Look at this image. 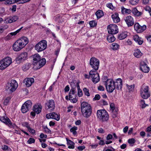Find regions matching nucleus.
<instances>
[{
  "mask_svg": "<svg viewBox=\"0 0 151 151\" xmlns=\"http://www.w3.org/2000/svg\"><path fill=\"white\" fill-rule=\"evenodd\" d=\"M18 86V84L16 81L12 80L7 84L6 90L10 93H12L15 91Z\"/></svg>",
  "mask_w": 151,
  "mask_h": 151,
  "instance_id": "20e7f679",
  "label": "nucleus"
},
{
  "mask_svg": "<svg viewBox=\"0 0 151 151\" xmlns=\"http://www.w3.org/2000/svg\"><path fill=\"white\" fill-rule=\"evenodd\" d=\"M15 3L14 1H6L4 4L6 5H10Z\"/></svg>",
  "mask_w": 151,
  "mask_h": 151,
  "instance_id": "603ef678",
  "label": "nucleus"
},
{
  "mask_svg": "<svg viewBox=\"0 0 151 151\" xmlns=\"http://www.w3.org/2000/svg\"><path fill=\"white\" fill-rule=\"evenodd\" d=\"M114 81L115 88L117 90H121L122 87V80L120 78H118Z\"/></svg>",
  "mask_w": 151,
  "mask_h": 151,
  "instance_id": "dca6fc26",
  "label": "nucleus"
},
{
  "mask_svg": "<svg viewBox=\"0 0 151 151\" xmlns=\"http://www.w3.org/2000/svg\"><path fill=\"white\" fill-rule=\"evenodd\" d=\"M140 69L144 73H148L149 70V68L147 64L145 63H141Z\"/></svg>",
  "mask_w": 151,
  "mask_h": 151,
  "instance_id": "5701e85b",
  "label": "nucleus"
},
{
  "mask_svg": "<svg viewBox=\"0 0 151 151\" xmlns=\"http://www.w3.org/2000/svg\"><path fill=\"white\" fill-rule=\"evenodd\" d=\"M42 127L45 132L47 133H51V131L46 126H43Z\"/></svg>",
  "mask_w": 151,
  "mask_h": 151,
  "instance_id": "a18cd8bd",
  "label": "nucleus"
},
{
  "mask_svg": "<svg viewBox=\"0 0 151 151\" xmlns=\"http://www.w3.org/2000/svg\"><path fill=\"white\" fill-rule=\"evenodd\" d=\"M100 103L101 104H102L103 105H107L108 104L107 102L104 100H101L100 101Z\"/></svg>",
  "mask_w": 151,
  "mask_h": 151,
  "instance_id": "052dcab7",
  "label": "nucleus"
},
{
  "mask_svg": "<svg viewBox=\"0 0 151 151\" xmlns=\"http://www.w3.org/2000/svg\"><path fill=\"white\" fill-rule=\"evenodd\" d=\"M11 99V98L10 97H6L4 100L3 102L4 105L5 106L7 105Z\"/></svg>",
  "mask_w": 151,
  "mask_h": 151,
  "instance_id": "37998d69",
  "label": "nucleus"
},
{
  "mask_svg": "<svg viewBox=\"0 0 151 151\" xmlns=\"http://www.w3.org/2000/svg\"><path fill=\"white\" fill-rule=\"evenodd\" d=\"M97 114L98 118L102 122L107 121L109 119V115L105 110H98Z\"/></svg>",
  "mask_w": 151,
  "mask_h": 151,
  "instance_id": "7ed1b4c3",
  "label": "nucleus"
},
{
  "mask_svg": "<svg viewBox=\"0 0 151 151\" xmlns=\"http://www.w3.org/2000/svg\"><path fill=\"white\" fill-rule=\"evenodd\" d=\"M78 129V127L76 126H74L72 127L70 130L71 132H72L74 135H75L77 134L76 130Z\"/></svg>",
  "mask_w": 151,
  "mask_h": 151,
  "instance_id": "58836bf2",
  "label": "nucleus"
},
{
  "mask_svg": "<svg viewBox=\"0 0 151 151\" xmlns=\"http://www.w3.org/2000/svg\"><path fill=\"white\" fill-rule=\"evenodd\" d=\"M112 18L114 23H118L120 21V19L117 13H115L111 15Z\"/></svg>",
  "mask_w": 151,
  "mask_h": 151,
  "instance_id": "a878e982",
  "label": "nucleus"
},
{
  "mask_svg": "<svg viewBox=\"0 0 151 151\" xmlns=\"http://www.w3.org/2000/svg\"><path fill=\"white\" fill-rule=\"evenodd\" d=\"M133 39L139 45H142L143 42V40L142 38L139 37L137 35H135L134 36Z\"/></svg>",
  "mask_w": 151,
  "mask_h": 151,
  "instance_id": "393cba45",
  "label": "nucleus"
},
{
  "mask_svg": "<svg viewBox=\"0 0 151 151\" xmlns=\"http://www.w3.org/2000/svg\"><path fill=\"white\" fill-rule=\"evenodd\" d=\"M100 99V96L99 94H96L95 97L93 99V101L99 100Z\"/></svg>",
  "mask_w": 151,
  "mask_h": 151,
  "instance_id": "864d4df0",
  "label": "nucleus"
},
{
  "mask_svg": "<svg viewBox=\"0 0 151 151\" xmlns=\"http://www.w3.org/2000/svg\"><path fill=\"white\" fill-rule=\"evenodd\" d=\"M144 86H142L140 89V92L141 97L144 99H147L150 96V94L149 93V87L147 86H145L143 88Z\"/></svg>",
  "mask_w": 151,
  "mask_h": 151,
  "instance_id": "0eeeda50",
  "label": "nucleus"
},
{
  "mask_svg": "<svg viewBox=\"0 0 151 151\" xmlns=\"http://www.w3.org/2000/svg\"><path fill=\"white\" fill-rule=\"evenodd\" d=\"M0 120L6 125H8L10 127H13L14 126L10 119L8 118L6 119L4 117H1L0 119Z\"/></svg>",
  "mask_w": 151,
  "mask_h": 151,
  "instance_id": "aec40b11",
  "label": "nucleus"
},
{
  "mask_svg": "<svg viewBox=\"0 0 151 151\" xmlns=\"http://www.w3.org/2000/svg\"><path fill=\"white\" fill-rule=\"evenodd\" d=\"M113 138L112 135L111 134H109L106 137V139L109 140Z\"/></svg>",
  "mask_w": 151,
  "mask_h": 151,
  "instance_id": "69168bd1",
  "label": "nucleus"
},
{
  "mask_svg": "<svg viewBox=\"0 0 151 151\" xmlns=\"http://www.w3.org/2000/svg\"><path fill=\"white\" fill-rule=\"evenodd\" d=\"M145 9L146 11L149 13L150 15L151 16V8L149 6H147L145 8Z\"/></svg>",
  "mask_w": 151,
  "mask_h": 151,
  "instance_id": "13d9d810",
  "label": "nucleus"
},
{
  "mask_svg": "<svg viewBox=\"0 0 151 151\" xmlns=\"http://www.w3.org/2000/svg\"><path fill=\"white\" fill-rule=\"evenodd\" d=\"M45 108L47 110H50V111H53L55 108V102L53 100L47 101L45 103Z\"/></svg>",
  "mask_w": 151,
  "mask_h": 151,
  "instance_id": "9b49d317",
  "label": "nucleus"
},
{
  "mask_svg": "<svg viewBox=\"0 0 151 151\" xmlns=\"http://www.w3.org/2000/svg\"><path fill=\"white\" fill-rule=\"evenodd\" d=\"M32 106V103L30 101H27L22 105L21 110L22 112L25 113L30 109Z\"/></svg>",
  "mask_w": 151,
  "mask_h": 151,
  "instance_id": "6e6552de",
  "label": "nucleus"
},
{
  "mask_svg": "<svg viewBox=\"0 0 151 151\" xmlns=\"http://www.w3.org/2000/svg\"><path fill=\"white\" fill-rule=\"evenodd\" d=\"M90 76L92 78V81L95 83H97L100 80L99 75L98 73L91 70L89 73Z\"/></svg>",
  "mask_w": 151,
  "mask_h": 151,
  "instance_id": "9d476101",
  "label": "nucleus"
},
{
  "mask_svg": "<svg viewBox=\"0 0 151 151\" xmlns=\"http://www.w3.org/2000/svg\"><path fill=\"white\" fill-rule=\"evenodd\" d=\"M113 34H111L108 36L107 39L109 42H113L115 40V38L114 37Z\"/></svg>",
  "mask_w": 151,
  "mask_h": 151,
  "instance_id": "72a5a7b5",
  "label": "nucleus"
},
{
  "mask_svg": "<svg viewBox=\"0 0 151 151\" xmlns=\"http://www.w3.org/2000/svg\"><path fill=\"white\" fill-rule=\"evenodd\" d=\"M28 129L29 132L31 133L34 134L35 133V131L34 129L31 128L30 127Z\"/></svg>",
  "mask_w": 151,
  "mask_h": 151,
  "instance_id": "774afa93",
  "label": "nucleus"
},
{
  "mask_svg": "<svg viewBox=\"0 0 151 151\" xmlns=\"http://www.w3.org/2000/svg\"><path fill=\"white\" fill-rule=\"evenodd\" d=\"M142 55V53L138 49L136 50L134 53V56L137 58H140Z\"/></svg>",
  "mask_w": 151,
  "mask_h": 151,
  "instance_id": "7c9ffc66",
  "label": "nucleus"
},
{
  "mask_svg": "<svg viewBox=\"0 0 151 151\" xmlns=\"http://www.w3.org/2000/svg\"><path fill=\"white\" fill-rule=\"evenodd\" d=\"M23 126L27 127V129L29 128L30 126H29V123L27 122H24L22 123Z\"/></svg>",
  "mask_w": 151,
  "mask_h": 151,
  "instance_id": "5fc2aeb1",
  "label": "nucleus"
},
{
  "mask_svg": "<svg viewBox=\"0 0 151 151\" xmlns=\"http://www.w3.org/2000/svg\"><path fill=\"white\" fill-rule=\"evenodd\" d=\"M135 142V140L133 138L129 139L128 140V142L130 144H134Z\"/></svg>",
  "mask_w": 151,
  "mask_h": 151,
  "instance_id": "6e6d98bb",
  "label": "nucleus"
},
{
  "mask_svg": "<svg viewBox=\"0 0 151 151\" xmlns=\"http://www.w3.org/2000/svg\"><path fill=\"white\" fill-rule=\"evenodd\" d=\"M8 67L2 60L0 61V69L3 70Z\"/></svg>",
  "mask_w": 151,
  "mask_h": 151,
  "instance_id": "e433bc0d",
  "label": "nucleus"
},
{
  "mask_svg": "<svg viewBox=\"0 0 151 151\" xmlns=\"http://www.w3.org/2000/svg\"><path fill=\"white\" fill-rule=\"evenodd\" d=\"M15 3H17V4H22L28 2L29 1H14Z\"/></svg>",
  "mask_w": 151,
  "mask_h": 151,
  "instance_id": "8fccbe9b",
  "label": "nucleus"
},
{
  "mask_svg": "<svg viewBox=\"0 0 151 151\" xmlns=\"http://www.w3.org/2000/svg\"><path fill=\"white\" fill-rule=\"evenodd\" d=\"M132 12L134 15L137 17L140 16L143 14L142 12L139 11L135 8H134L132 9Z\"/></svg>",
  "mask_w": 151,
  "mask_h": 151,
  "instance_id": "bb28decb",
  "label": "nucleus"
},
{
  "mask_svg": "<svg viewBox=\"0 0 151 151\" xmlns=\"http://www.w3.org/2000/svg\"><path fill=\"white\" fill-rule=\"evenodd\" d=\"M134 28L137 33H140L146 29V26L145 25L141 26L138 23H137L134 24Z\"/></svg>",
  "mask_w": 151,
  "mask_h": 151,
  "instance_id": "ddd939ff",
  "label": "nucleus"
},
{
  "mask_svg": "<svg viewBox=\"0 0 151 151\" xmlns=\"http://www.w3.org/2000/svg\"><path fill=\"white\" fill-rule=\"evenodd\" d=\"M28 39L26 37H23L17 40L13 45V50L16 51L21 50L28 43Z\"/></svg>",
  "mask_w": 151,
  "mask_h": 151,
  "instance_id": "f257e3e1",
  "label": "nucleus"
},
{
  "mask_svg": "<svg viewBox=\"0 0 151 151\" xmlns=\"http://www.w3.org/2000/svg\"><path fill=\"white\" fill-rule=\"evenodd\" d=\"M47 47V42L45 40H42L38 42V52L45 50Z\"/></svg>",
  "mask_w": 151,
  "mask_h": 151,
  "instance_id": "2eb2a0df",
  "label": "nucleus"
},
{
  "mask_svg": "<svg viewBox=\"0 0 151 151\" xmlns=\"http://www.w3.org/2000/svg\"><path fill=\"white\" fill-rule=\"evenodd\" d=\"M31 65L29 63H27L23 65L22 69L24 71H26L28 70L30 67Z\"/></svg>",
  "mask_w": 151,
  "mask_h": 151,
  "instance_id": "4c0bfd02",
  "label": "nucleus"
},
{
  "mask_svg": "<svg viewBox=\"0 0 151 151\" xmlns=\"http://www.w3.org/2000/svg\"><path fill=\"white\" fill-rule=\"evenodd\" d=\"M19 18L18 16L14 15L8 17L5 19L4 21L6 23H10L16 22Z\"/></svg>",
  "mask_w": 151,
  "mask_h": 151,
  "instance_id": "f3484780",
  "label": "nucleus"
},
{
  "mask_svg": "<svg viewBox=\"0 0 151 151\" xmlns=\"http://www.w3.org/2000/svg\"><path fill=\"white\" fill-rule=\"evenodd\" d=\"M33 111H32L30 113L31 115L34 117L35 116L36 113L38 114V106L36 105H34L33 108Z\"/></svg>",
  "mask_w": 151,
  "mask_h": 151,
  "instance_id": "c756f323",
  "label": "nucleus"
},
{
  "mask_svg": "<svg viewBox=\"0 0 151 151\" xmlns=\"http://www.w3.org/2000/svg\"><path fill=\"white\" fill-rule=\"evenodd\" d=\"M83 91L85 94L88 96H89L90 95V93H89V90L87 88H84L83 89Z\"/></svg>",
  "mask_w": 151,
  "mask_h": 151,
  "instance_id": "79ce46f5",
  "label": "nucleus"
},
{
  "mask_svg": "<svg viewBox=\"0 0 151 151\" xmlns=\"http://www.w3.org/2000/svg\"><path fill=\"white\" fill-rule=\"evenodd\" d=\"M139 1H129V3L132 5H137Z\"/></svg>",
  "mask_w": 151,
  "mask_h": 151,
  "instance_id": "3c124183",
  "label": "nucleus"
},
{
  "mask_svg": "<svg viewBox=\"0 0 151 151\" xmlns=\"http://www.w3.org/2000/svg\"><path fill=\"white\" fill-rule=\"evenodd\" d=\"M22 28H23V27H22L19 29H17L16 31H15L14 32H11V33H10V35H11L12 36H13L15 35H16L17 34V33H19L20 31L21 30V29Z\"/></svg>",
  "mask_w": 151,
  "mask_h": 151,
  "instance_id": "de8ad7c7",
  "label": "nucleus"
},
{
  "mask_svg": "<svg viewBox=\"0 0 151 151\" xmlns=\"http://www.w3.org/2000/svg\"><path fill=\"white\" fill-rule=\"evenodd\" d=\"M12 37L10 33L5 38V40H10Z\"/></svg>",
  "mask_w": 151,
  "mask_h": 151,
  "instance_id": "bf43d9fd",
  "label": "nucleus"
},
{
  "mask_svg": "<svg viewBox=\"0 0 151 151\" xmlns=\"http://www.w3.org/2000/svg\"><path fill=\"white\" fill-rule=\"evenodd\" d=\"M121 12L123 14L127 13L128 14H130L132 12L131 10L129 9H127L124 8L123 6L121 7Z\"/></svg>",
  "mask_w": 151,
  "mask_h": 151,
  "instance_id": "473e14b6",
  "label": "nucleus"
},
{
  "mask_svg": "<svg viewBox=\"0 0 151 151\" xmlns=\"http://www.w3.org/2000/svg\"><path fill=\"white\" fill-rule=\"evenodd\" d=\"M81 110L82 114L84 117L88 118L91 114V108L90 105L86 102L83 101L81 104Z\"/></svg>",
  "mask_w": 151,
  "mask_h": 151,
  "instance_id": "f03ea898",
  "label": "nucleus"
},
{
  "mask_svg": "<svg viewBox=\"0 0 151 151\" xmlns=\"http://www.w3.org/2000/svg\"><path fill=\"white\" fill-rule=\"evenodd\" d=\"M34 82V79L33 78H27L24 81V83L26 87H29Z\"/></svg>",
  "mask_w": 151,
  "mask_h": 151,
  "instance_id": "412c9836",
  "label": "nucleus"
},
{
  "mask_svg": "<svg viewBox=\"0 0 151 151\" xmlns=\"http://www.w3.org/2000/svg\"><path fill=\"white\" fill-rule=\"evenodd\" d=\"M1 26L2 27L1 28L3 29V32L5 30L7 29L9 27L7 25H4L3 26Z\"/></svg>",
  "mask_w": 151,
  "mask_h": 151,
  "instance_id": "e2e57ef3",
  "label": "nucleus"
},
{
  "mask_svg": "<svg viewBox=\"0 0 151 151\" xmlns=\"http://www.w3.org/2000/svg\"><path fill=\"white\" fill-rule=\"evenodd\" d=\"M41 56L38 55V69L43 66L46 63V60L45 58L41 59Z\"/></svg>",
  "mask_w": 151,
  "mask_h": 151,
  "instance_id": "4be33fe9",
  "label": "nucleus"
},
{
  "mask_svg": "<svg viewBox=\"0 0 151 151\" xmlns=\"http://www.w3.org/2000/svg\"><path fill=\"white\" fill-rule=\"evenodd\" d=\"M95 14L98 19L100 18L104 15L103 11L101 10L97 11L96 12Z\"/></svg>",
  "mask_w": 151,
  "mask_h": 151,
  "instance_id": "c9c22d12",
  "label": "nucleus"
},
{
  "mask_svg": "<svg viewBox=\"0 0 151 151\" xmlns=\"http://www.w3.org/2000/svg\"><path fill=\"white\" fill-rule=\"evenodd\" d=\"M128 32H124L118 35V38L120 40H123L127 36Z\"/></svg>",
  "mask_w": 151,
  "mask_h": 151,
  "instance_id": "c85d7f7f",
  "label": "nucleus"
},
{
  "mask_svg": "<svg viewBox=\"0 0 151 151\" xmlns=\"http://www.w3.org/2000/svg\"><path fill=\"white\" fill-rule=\"evenodd\" d=\"M32 64L34 66L33 67L34 70H36L38 69V66L37 65L38 63V54H35L32 56Z\"/></svg>",
  "mask_w": 151,
  "mask_h": 151,
  "instance_id": "6ab92c4d",
  "label": "nucleus"
},
{
  "mask_svg": "<svg viewBox=\"0 0 151 151\" xmlns=\"http://www.w3.org/2000/svg\"><path fill=\"white\" fill-rule=\"evenodd\" d=\"M128 27H131L134 24V20L131 16H127L124 19Z\"/></svg>",
  "mask_w": 151,
  "mask_h": 151,
  "instance_id": "a211bd4d",
  "label": "nucleus"
},
{
  "mask_svg": "<svg viewBox=\"0 0 151 151\" xmlns=\"http://www.w3.org/2000/svg\"><path fill=\"white\" fill-rule=\"evenodd\" d=\"M76 89L75 88H71L69 92V98H71L74 97H77V95L76 94Z\"/></svg>",
  "mask_w": 151,
  "mask_h": 151,
  "instance_id": "b1692460",
  "label": "nucleus"
},
{
  "mask_svg": "<svg viewBox=\"0 0 151 151\" xmlns=\"http://www.w3.org/2000/svg\"><path fill=\"white\" fill-rule=\"evenodd\" d=\"M5 64H6V66L8 67L12 63V60L11 58L7 57L2 60Z\"/></svg>",
  "mask_w": 151,
  "mask_h": 151,
  "instance_id": "cd10ccee",
  "label": "nucleus"
},
{
  "mask_svg": "<svg viewBox=\"0 0 151 151\" xmlns=\"http://www.w3.org/2000/svg\"><path fill=\"white\" fill-rule=\"evenodd\" d=\"M140 106L142 108H145L146 106L147 105L145 103V101L143 100H141L140 101Z\"/></svg>",
  "mask_w": 151,
  "mask_h": 151,
  "instance_id": "09e8293b",
  "label": "nucleus"
},
{
  "mask_svg": "<svg viewBox=\"0 0 151 151\" xmlns=\"http://www.w3.org/2000/svg\"><path fill=\"white\" fill-rule=\"evenodd\" d=\"M91 27H94L97 25V23L95 21H91L89 22Z\"/></svg>",
  "mask_w": 151,
  "mask_h": 151,
  "instance_id": "49530a36",
  "label": "nucleus"
},
{
  "mask_svg": "<svg viewBox=\"0 0 151 151\" xmlns=\"http://www.w3.org/2000/svg\"><path fill=\"white\" fill-rule=\"evenodd\" d=\"M106 88L107 91L109 93L112 92L115 89L114 81L113 79H109L105 82Z\"/></svg>",
  "mask_w": 151,
  "mask_h": 151,
  "instance_id": "39448f33",
  "label": "nucleus"
},
{
  "mask_svg": "<svg viewBox=\"0 0 151 151\" xmlns=\"http://www.w3.org/2000/svg\"><path fill=\"white\" fill-rule=\"evenodd\" d=\"M76 85L78 90V96L79 97H81L83 95V93L82 90L80 88L79 83H77Z\"/></svg>",
  "mask_w": 151,
  "mask_h": 151,
  "instance_id": "f704fd0d",
  "label": "nucleus"
},
{
  "mask_svg": "<svg viewBox=\"0 0 151 151\" xmlns=\"http://www.w3.org/2000/svg\"><path fill=\"white\" fill-rule=\"evenodd\" d=\"M66 139L67 142V144L68 145H71L69 146H68V148L70 149H74L75 147L74 143L70 140L69 139L67 138H66Z\"/></svg>",
  "mask_w": 151,
  "mask_h": 151,
  "instance_id": "2f4dec72",
  "label": "nucleus"
},
{
  "mask_svg": "<svg viewBox=\"0 0 151 151\" xmlns=\"http://www.w3.org/2000/svg\"><path fill=\"white\" fill-rule=\"evenodd\" d=\"M107 28L109 34H115L118 32V29L116 25L110 24L108 26Z\"/></svg>",
  "mask_w": 151,
  "mask_h": 151,
  "instance_id": "1a4fd4ad",
  "label": "nucleus"
},
{
  "mask_svg": "<svg viewBox=\"0 0 151 151\" xmlns=\"http://www.w3.org/2000/svg\"><path fill=\"white\" fill-rule=\"evenodd\" d=\"M89 64L91 67L95 70H98L99 65V61L98 59L92 57L90 60Z\"/></svg>",
  "mask_w": 151,
  "mask_h": 151,
  "instance_id": "423d86ee",
  "label": "nucleus"
},
{
  "mask_svg": "<svg viewBox=\"0 0 151 151\" xmlns=\"http://www.w3.org/2000/svg\"><path fill=\"white\" fill-rule=\"evenodd\" d=\"M46 117L47 119H52L57 121L60 120L59 116L55 112H52L47 114L46 115Z\"/></svg>",
  "mask_w": 151,
  "mask_h": 151,
  "instance_id": "4468645a",
  "label": "nucleus"
},
{
  "mask_svg": "<svg viewBox=\"0 0 151 151\" xmlns=\"http://www.w3.org/2000/svg\"><path fill=\"white\" fill-rule=\"evenodd\" d=\"M28 58V53L26 52L21 53L19 56L16 58V60L18 63H20L26 60Z\"/></svg>",
  "mask_w": 151,
  "mask_h": 151,
  "instance_id": "f8f14e48",
  "label": "nucleus"
},
{
  "mask_svg": "<svg viewBox=\"0 0 151 151\" xmlns=\"http://www.w3.org/2000/svg\"><path fill=\"white\" fill-rule=\"evenodd\" d=\"M40 138L42 139H45L47 137V136L46 134H44L43 133H41L40 135Z\"/></svg>",
  "mask_w": 151,
  "mask_h": 151,
  "instance_id": "680f3d73",
  "label": "nucleus"
},
{
  "mask_svg": "<svg viewBox=\"0 0 151 151\" xmlns=\"http://www.w3.org/2000/svg\"><path fill=\"white\" fill-rule=\"evenodd\" d=\"M69 100L71 103H76L78 101V97H73L71 98H69Z\"/></svg>",
  "mask_w": 151,
  "mask_h": 151,
  "instance_id": "c03bdc74",
  "label": "nucleus"
},
{
  "mask_svg": "<svg viewBox=\"0 0 151 151\" xmlns=\"http://www.w3.org/2000/svg\"><path fill=\"white\" fill-rule=\"evenodd\" d=\"M112 48L114 50H117L119 49V45L115 43H113L112 44Z\"/></svg>",
  "mask_w": 151,
  "mask_h": 151,
  "instance_id": "a19ab883",
  "label": "nucleus"
},
{
  "mask_svg": "<svg viewBox=\"0 0 151 151\" xmlns=\"http://www.w3.org/2000/svg\"><path fill=\"white\" fill-rule=\"evenodd\" d=\"M35 140L34 139L32 138H30L27 141L28 143L31 144L35 142Z\"/></svg>",
  "mask_w": 151,
  "mask_h": 151,
  "instance_id": "4d7b16f0",
  "label": "nucleus"
},
{
  "mask_svg": "<svg viewBox=\"0 0 151 151\" xmlns=\"http://www.w3.org/2000/svg\"><path fill=\"white\" fill-rule=\"evenodd\" d=\"M106 6L108 7L111 9H113L114 7L112 4L110 3L107 4Z\"/></svg>",
  "mask_w": 151,
  "mask_h": 151,
  "instance_id": "338daca9",
  "label": "nucleus"
},
{
  "mask_svg": "<svg viewBox=\"0 0 151 151\" xmlns=\"http://www.w3.org/2000/svg\"><path fill=\"white\" fill-rule=\"evenodd\" d=\"M126 86L129 91H133L135 87V85L134 84L129 85L128 84H126Z\"/></svg>",
  "mask_w": 151,
  "mask_h": 151,
  "instance_id": "ea45409f",
  "label": "nucleus"
},
{
  "mask_svg": "<svg viewBox=\"0 0 151 151\" xmlns=\"http://www.w3.org/2000/svg\"><path fill=\"white\" fill-rule=\"evenodd\" d=\"M85 148V147L84 146H79L78 147V149L79 150L82 151L83 150V149H84Z\"/></svg>",
  "mask_w": 151,
  "mask_h": 151,
  "instance_id": "0e129e2a",
  "label": "nucleus"
}]
</instances>
